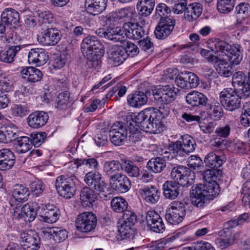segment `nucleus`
<instances>
[{"mask_svg": "<svg viewBox=\"0 0 250 250\" xmlns=\"http://www.w3.org/2000/svg\"><path fill=\"white\" fill-rule=\"evenodd\" d=\"M170 177L176 183H179L182 186H187L189 183V176L191 171L186 167L176 165L172 166Z\"/></svg>", "mask_w": 250, "mask_h": 250, "instance_id": "12", "label": "nucleus"}, {"mask_svg": "<svg viewBox=\"0 0 250 250\" xmlns=\"http://www.w3.org/2000/svg\"><path fill=\"white\" fill-rule=\"evenodd\" d=\"M38 207L35 210L34 208L33 204L31 205L29 204L25 205L21 208L16 207V209L13 213L14 218L17 219L23 218L25 221H33L37 214Z\"/></svg>", "mask_w": 250, "mask_h": 250, "instance_id": "16", "label": "nucleus"}, {"mask_svg": "<svg viewBox=\"0 0 250 250\" xmlns=\"http://www.w3.org/2000/svg\"><path fill=\"white\" fill-rule=\"evenodd\" d=\"M122 30L123 33H124L126 37L133 40H138L145 34L143 27L137 23L126 22L124 24L123 29Z\"/></svg>", "mask_w": 250, "mask_h": 250, "instance_id": "17", "label": "nucleus"}, {"mask_svg": "<svg viewBox=\"0 0 250 250\" xmlns=\"http://www.w3.org/2000/svg\"><path fill=\"white\" fill-rule=\"evenodd\" d=\"M146 95L142 91H136L129 95L127 97L128 104L133 107H140L145 105L147 102Z\"/></svg>", "mask_w": 250, "mask_h": 250, "instance_id": "32", "label": "nucleus"}, {"mask_svg": "<svg viewBox=\"0 0 250 250\" xmlns=\"http://www.w3.org/2000/svg\"><path fill=\"white\" fill-rule=\"evenodd\" d=\"M77 179L73 174L61 175L55 181V187L60 196L66 199L73 197L76 193Z\"/></svg>", "mask_w": 250, "mask_h": 250, "instance_id": "4", "label": "nucleus"}, {"mask_svg": "<svg viewBox=\"0 0 250 250\" xmlns=\"http://www.w3.org/2000/svg\"><path fill=\"white\" fill-rule=\"evenodd\" d=\"M16 157L14 153L9 149L0 150V169L5 170L11 168L15 163Z\"/></svg>", "mask_w": 250, "mask_h": 250, "instance_id": "24", "label": "nucleus"}, {"mask_svg": "<svg viewBox=\"0 0 250 250\" xmlns=\"http://www.w3.org/2000/svg\"><path fill=\"white\" fill-rule=\"evenodd\" d=\"M81 49L84 56L91 62L98 61L104 53V45L95 36H88L83 39Z\"/></svg>", "mask_w": 250, "mask_h": 250, "instance_id": "3", "label": "nucleus"}, {"mask_svg": "<svg viewBox=\"0 0 250 250\" xmlns=\"http://www.w3.org/2000/svg\"><path fill=\"white\" fill-rule=\"evenodd\" d=\"M171 10L169 7L164 3H159L156 7L155 14L157 18L160 17L161 19L167 17V15L170 13Z\"/></svg>", "mask_w": 250, "mask_h": 250, "instance_id": "64", "label": "nucleus"}, {"mask_svg": "<svg viewBox=\"0 0 250 250\" xmlns=\"http://www.w3.org/2000/svg\"><path fill=\"white\" fill-rule=\"evenodd\" d=\"M182 185L176 182L167 181L163 185L164 195L169 199H174L182 193Z\"/></svg>", "mask_w": 250, "mask_h": 250, "instance_id": "22", "label": "nucleus"}, {"mask_svg": "<svg viewBox=\"0 0 250 250\" xmlns=\"http://www.w3.org/2000/svg\"><path fill=\"white\" fill-rule=\"evenodd\" d=\"M123 167L129 176L137 177L139 175V168L133 162L129 160L125 161Z\"/></svg>", "mask_w": 250, "mask_h": 250, "instance_id": "54", "label": "nucleus"}, {"mask_svg": "<svg viewBox=\"0 0 250 250\" xmlns=\"http://www.w3.org/2000/svg\"><path fill=\"white\" fill-rule=\"evenodd\" d=\"M166 167V162L162 157L152 158L147 163V169L154 173H160Z\"/></svg>", "mask_w": 250, "mask_h": 250, "instance_id": "36", "label": "nucleus"}, {"mask_svg": "<svg viewBox=\"0 0 250 250\" xmlns=\"http://www.w3.org/2000/svg\"><path fill=\"white\" fill-rule=\"evenodd\" d=\"M170 4L174 3L172 11L175 14H179L183 12H185L186 9L188 6L187 2L186 0H170L169 2H167Z\"/></svg>", "mask_w": 250, "mask_h": 250, "instance_id": "57", "label": "nucleus"}, {"mask_svg": "<svg viewBox=\"0 0 250 250\" xmlns=\"http://www.w3.org/2000/svg\"><path fill=\"white\" fill-rule=\"evenodd\" d=\"M203 11L202 5L198 2H193L188 5L184 17L188 21L196 20L201 15Z\"/></svg>", "mask_w": 250, "mask_h": 250, "instance_id": "27", "label": "nucleus"}, {"mask_svg": "<svg viewBox=\"0 0 250 250\" xmlns=\"http://www.w3.org/2000/svg\"><path fill=\"white\" fill-rule=\"evenodd\" d=\"M29 195V190L27 188L21 184H17L12 191V196L18 202L26 201Z\"/></svg>", "mask_w": 250, "mask_h": 250, "instance_id": "35", "label": "nucleus"}, {"mask_svg": "<svg viewBox=\"0 0 250 250\" xmlns=\"http://www.w3.org/2000/svg\"><path fill=\"white\" fill-rule=\"evenodd\" d=\"M90 188L91 189H93L97 192V194H98L101 198L104 200L108 199V195L104 194L107 188V184L102 180V177Z\"/></svg>", "mask_w": 250, "mask_h": 250, "instance_id": "51", "label": "nucleus"}, {"mask_svg": "<svg viewBox=\"0 0 250 250\" xmlns=\"http://www.w3.org/2000/svg\"><path fill=\"white\" fill-rule=\"evenodd\" d=\"M123 49L125 50V53H126L127 57H133L139 53V49L138 46L134 43L130 42H126Z\"/></svg>", "mask_w": 250, "mask_h": 250, "instance_id": "61", "label": "nucleus"}, {"mask_svg": "<svg viewBox=\"0 0 250 250\" xmlns=\"http://www.w3.org/2000/svg\"><path fill=\"white\" fill-rule=\"evenodd\" d=\"M178 89L173 84L160 85V88L153 91L154 100L159 104L164 105L172 102L177 95Z\"/></svg>", "mask_w": 250, "mask_h": 250, "instance_id": "5", "label": "nucleus"}, {"mask_svg": "<svg viewBox=\"0 0 250 250\" xmlns=\"http://www.w3.org/2000/svg\"><path fill=\"white\" fill-rule=\"evenodd\" d=\"M37 211L40 214L42 221L48 223L56 222L59 219L60 216V210L56 207L52 205H44L41 204L38 207Z\"/></svg>", "mask_w": 250, "mask_h": 250, "instance_id": "13", "label": "nucleus"}, {"mask_svg": "<svg viewBox=\"0 0 250 250\" xmlns=\"http://www.w3.org/2000/svg\"><path fill=\"white\" fill-rule=\"evenodd\" d=\"M95 33L101 38H104L116 42H121L124 41L123 31L120 27H108L107 29L99 28L95 31Z\"/></svg>", "mask_w": 250, "mask_h": 250, "instance_id": "14", "label": "nucleus"}, {"mask_svg": "<svg viewBox=\"0 0 250 250\" xmlns=\"http://www.w3.org/2000/svg\"><path fill=\"white\" fill-rule=\"evenodd\" d=\"M230 130V125L226 124L216 127L215 130V133L217 136L220 138H226L229 135Z\"/></svg>", "mask_w": 250, "mask_h": 250, "instance_id": "62", "label": "nucleus"}, {"mask_svg": "<svg viewBox=\"0 0 250 250\" xmlns=\"http://www.w3.org/2000/svg\"><path fill=\"white\" fill-rule=\"evenodd\" d=\"M129 128L130 134L128 136V141L130 145L136 144L137 142L141 141L142 135L139 131H138V128L136 127L132 123H129V125H127Z\"/></svg>", "mask_w": 250, "mask_h": 250, "instance_id": "53", "label": "nucleus"}, {"mask_svg": "<svg viewBox=\"0 0 250 250\" xmlns=\"http://www.w3.org/2000/svg\"><path fill=\"white\" fill-rule=\"evenodd\" d=\"M110 140L111 142L116 146L122 145L125 141L126 140L127 136V133H109Z\"/></svg>", "mask_w": 250, "mask_h": 250, "instance_id": "59", "label": "nucleus"}, {"mask_svg": "<svg viewBox=\"0 0 250 250\" xmlns=\"http://www.w3.org/2000/svg\"><path fill=\"white\" fill-rule=\"evenodd\" d=\"M109 184L112 188L120 193L128 191L131 185L128 177L122 173L112 180H109Z\"/></svg>", "mask_w": 250, "mask_h": 250, "instance_id": "21", "label": "nucleus"}, {"mask_svg": "<svg viewBox=\"0 0 250 250\" xmlns=\"http://www.w3.org/2000/svg\"><path fill=\"white\" fill-rule=\"evenodd\" d=\"M139 193L148 204H155L157 202L161 195L160 191L152 186L140 188Z\"/></svg>", "mask_w": 250, "mask_h": 250, "instance_id": "25", "label": "nucleus"}, {"mask_svg": "<svg viewBox=\"0 0 250 250\" xmlns=\"http://www.w3.org/2000/svg\"><path fill=\"white\" fill-rule=\"evenodd\" d=\"M108 59L110 63L114 66H118L122 64L127 58L122 46L112 45L108 52Z\"/></svg>", "mask_w": 250, "mask_h": 250, "instance_id": "20", "label": "nucleus"}, {"mask_svg": "<svg viewBox=\"0 0 250 250\" xmlns=\"http://www.w3.org/2000/svg\"><path fill=\"white\" fill-rule=\"evenodd\" d=\"M167 149L171 155V158L178 156L183 157L186 155L184 149H183L182 143L180 141L171 143L169 144Z\"/></svg>", "mask_w": 250, "mask_h": 250, "instance_id": "49", "label": "nucleus"}, {"mask_svg": "<svg viewBox=\"0 0 250 250\" xmlns=\"http://www.w3.org/2000/svg\"><path fill=\"white\" fill-rule=\"evenodd\" d=\"M221 171L218 169L211 168L206 170L203 174L205 184L217 183L216 180L219 175H221Z\"/></svg>", "mask_w": 250, "mask_h": 250, "instance_id": "45", "label": "nucleus"}, {"mask_svg": "<svg viewBox=\"0 0 250 250\" xmlns=\"http://www.w3.org/2000/svg\"><path fill=\"white\" fill-rule=\"evenodd\" d=\"M102 177L101 174L98 171H91L88 172L84 176V181L89 187L93 186Z\"/></svg>", "mask_w": 250, "mask_h": 250, "instance_id": "56", "label": "nucleus"}, {"mask_svg": "<svg viewBox=\"0 0 250 250\" xmlns=\"http://www.w3.org/2000/svg\"><path fill=\"white\" fill-rule=\"evenodd\" d=\"M55 107L60 109L65 108L70 103V94L67 91L62 92L58 95L56 99Z\"/></svg>", "mask_w": 250, "mask_h": 250, "instance_id": "50", "label": "nucleus"}, {"mask_svg": "<svg viewBox=\"0 0 250 250\" xmlns=\"http://www.w3.org/2000/svg\"><path fill=\"white\" fill-rule=\"evenodd\" d=\"M20 21L19 13L15 9H4L1 15V21L7 25H17Z\"/></svg>", "mask_w": 250, "mask_h": 250, "instance_id": "28", "label": "nucleus"}, {"mask_svg": "<svg viewBox=\"0 0 250 250\" xmlns=\"http://www.w3.org/2000/svg\"><path fill=\"white\" fill-rule=\"evenodd\" d=\"M47 112L38 111L31 113L27 118L28 125L33 128H39L44 126L48 120Z\"/></svg>", "mask_w": 250, "mask_h": 250, "instance_id": "19", "label": "nucleus"}, {"mask_svg": "<svg viewBox=\"0 0 250 250\" xmlns=\"http://www.w3.org/2000/svg\"><path fill=\"white\" fill-rule=\"evenodd\" d=\"M121 165L116 161H106L104 163L103 171L106 175L109 178V180H112L118 176L121 172Z\"/></svg>", "mask_w": 250, "mask_h": 250, "instance_id": "30", "label": "nucleus"}, {"mask_svg": "<svg viewBox=\"0 0 250 250\" xmlns=\"http://www.w3.org/2000/svg\"><path fill=\"white\" fill-rule=\"evenodd\" d=\"M47 29L42 32L38 40L39 42L46 46L55 45L60 41L62 35L61 31L56 28L50 26H46Z\"/></svg>", "mask_w": 250, "mask_h": 250, "instance_id": "9", "label": "nucleus"}, {"mask_svg": "<svg viewBox=\"0 0 250 250\" xmlns=\"http://www.w3.org/2000/svg\"><path fill=\"white\" fill-rule=\"evenodd\" d=\"M235 13L243 19L250 16V5L248 3L241 2L235 7Z\"/></svg>", "mask_w": 250, "mask_h": 250, "instance_id": "55", "label": "nucleus"}, {"mask_svg": "<svg viewBox=\"0 0 250 250\" xmlns=\"http://www.w3.org/2000/svg\"><path fill=\"white\" fill-rule=\"evenodd\" d=\"M220 101L224 108L229 111L239 108L241 105V97L231 89L223 90L220 94Z\"/></svg>", "mask_w": 250, "mask_h": 250, "instance_id": "6", "label": "nucleus"}, {"mask_svg": "<svg viewBox=\"0 0 250 250\" xmlns=\"http://www.w3.org/2000/svg\"><path fill=\"white\" fill-rule=\"evenodd\" d=\"M48 59V55L46 51L42 48H33L28 52V61L29 63L36 66L44 64Z\"/></svg>", "mask_w": 250, "mask_h": 250, "instance_id": "18", "label": "nucleus"}, {"mask_svg": "<svg viewBox=\"0 0 250 250\" xmlns=\"http://www.w3.org/2000/svg\"><path fill=\"white\" fill-rule=\"evenodd\" d=\"M155 0H138L136 5L139 14L147 17L152 12L155 6Z\"/></svg>", "mask_w": 250, "mask_h": 250, "instance_id": "33", "label": "nucleus"}, {"mask_svg": "<svg viewBox=\"0 0 250 250\" xmlns=\"http://www.w3.org/2000/svg\"><path fill=\"white\" fill-rule=\"evenodd\" d=\"M134 14V10L132 7H126L121 8L116 11L113 17L117 20H121L123 21H127L131 20Z\"/></svg>", "mask_w": 250, "mask_h": 250, "instance_id": "40", "label": "nucleus"}, {"mask_svg": "<svg viewBox=\"0 0 250 250\" xmlns=\"http://www.w3.org/2000/svg\"><path fill=\"white\" fill-rule=\"evenodd\" d=\"M97 194L91 188H83L81 191L80 199L83 206H90L97 199Z\"/></svg>", "mask_w": 250, "mask_h": 250, "instance_id": "34", "label": "nucleus"}, {"mask_svg": "<svg viewBox=\"0 0 250 250\" xmlns=\"http://www.w3.org/2000/svg\"><path fill=\"white\" fill-rule=\"evenodd\" d=\"M44 237L52 238L56 242L64 241L67 237V232L65 229L57 227L46 228L42 229Z\"/></svg>", "mask_w": 250, "mask_h": 250, "instance_id": "23", "label": "nucleus"}, {"mask_svg": "<svg viewBox=\"0 0 250 250\" xmlns=\"http://www.w3.org/2000/svg\"><path fill=\"white\" fill-rule=\"evenodd\" d=\"M184 217L167 209L166 214V219L172 225H177L181 223Z\"/></svg>", "mask_w": 250, "mask_h": 250, "instance_id": "58", "label": "nucleus"}, {"mask_svg": "<svg viewBox=\"0 0 250 250\" xmlns=\"http://www.w3.org/2000/svg\"><path fill=\"white\" fill-rule=\"evenodd\" d=\"M111 208L116 212H124L127 211L128 203L125 199L122 197L114 198L111 202Z\"/></svg>", "mask_w": 250, "mask_h": 250, "instance_id": "44", "label": "nucleus"}, {"mask_svg": "<svg viewBox=\"0 0 250 250\" xmlns=\"http://www.w3.org/2000/svg\"><path fill=\"white\" fill-rule=\"evenodd\" d=\"M22 244L20 246L22 250H38L40 248V239L34 231L30 230L21 234Z\"/></svg>", "mask_w": 250, "mask_h": 250, "instance_id": "11", "label": "nucleus"}, {"mask_svg": "<svg viewBox=\"0 0 250 250\" xmlns=\"http://www.w3.org/2000/svg\"><path fill=\"white\" fill-rule=\"evenodd\" d=\"M204 163L207 167L218 169L223 164V160L213 152H210L205 157Z\"/></svg>", "mask_w": 250, "mask_h": 250, "instance_id": "39", "label": "nucleus"}, {"mask_svg": "<svg viewBox=\"0 0 250 250\" xmlns=\"http://www.w3.org/2000/svg\"><path fill=\"white\" fill-rule=\"evenodd\" d=\"M183 149L186 153L188 154L189 153L193 152L196 146V144L194 139L188 135H185L181 137V141Z\"/></svg>", "mask_w": 250, "mask_h": 250, "instance_id": "43", "label": "nucleus"}, {"mask_svg": "<svg viewBox=\"0 0 250 250\" xmlns=\"http://www.w3.org/2000/svg\"><path fill=\"white\" fill-rule=\"evenodd\" d=\"M160 218H161V216L156 211H148L146 216V220L148 228L151 229L154 224Z\"/></svg>", "mask_w": 250, "mask_h": 250, "instance_id": "60", "label": "nucleus"}, {"mask_svg": "<svg viewBox=\"0 0 250 250\" xmlns=\"http://www.w3.org/2000/svg\"><path fill=\"white\" fill-rule=\"evenodd\" d=\"M108 0H85V7L88 13L98 15L104 11Z\"/></svg>", "mask_w": 250, "mask_h": 250, "instance_id": "26", "label": "nucleus"}, {"mask_svg": "<svg viewBox=\"0 0 250 250\" xmlns=\"http://www.w3.org/2000/svg\"><path fill=\"white\" fill-rule=\"evenodd\" d=\"M18 136L17 127L13 124L7 123L0 127V142L9 143L15 141Z\"/></svg>", "mask_w": 250, "mask_h": 250, "instance_id": "15", "label": "nucleus"}, {"mask_svg": "<svg viewBox=\"0 0 250 250\" xmlns=\"http://www.w3.org/2000/svg\"><path fill=\"white\" fill-rule=\"evenodd\" d=\"M175 20L172 18L166 17L160 20L155 28L154 34L158 39H164L170 35L175 25Z\"/></svg>", "mask_w": 250, "mask_h": 250, "instance_id": "8", "label": "nucleus"}, {"mask_svg": "<svg viewBox=\"0 0 250 250\" xmlns=\"http://www.w3.org/2000/svg\"><path fill=\"white\" fill-rule=\"evenodd\" d=\"M177 86L181 88L191 89L199 84V79H175Z\"/></svg>", "mask_w": 250, "mask_h": 250, "instance_id": "52", "label": "nucleus"}, {"mask_svg": "<svg viewBox=\"0 0 250 250\" xmlns=\"http://www.w3.org/2000/svg\"><path fill=\"white\" fill-rule=\"evenodd\" d=\"M187 206L188 204L186 202L174 201L169 205L168 209L173 211L174 213L185 217L186 212V207Z\"/></svg>", "mask_w": 250, "mask_h": 250, "instance_id": "47", "label": "nucleus"}, {"mask_svg": "<svg viewBox=\"0 0 250 250\" xmlns=\"http://www.w3.org/2000/svg\"><path fill=\"white\" fill-rule=\"evenodd\" d=\"M20 45H14L11 46L8 50L3 53H0V59L1 61L11 63L13 62L16 54L21 50Z\"/></svg>", "mask_w": 250, "mask_h": 250, "instance_id": "41", "label": "nucleus"}, {"mask_svg": "<svg viewBox=\"0 0 250 250\" xmlns=\"http://www.w3.org/2000/svg\"><path fill=\"white\" fill-rule=\"evenodd\" d=\"M118 231L123 239L133 240L135 237V229L134 226L122 222L118 226Z\"/></svg>", "mask_w": 250, "mask_h": 250, "instance_id": "37", "label": "nucleus"}, {"mask_svg": "<svg viewBox=\"0 0 250 250\" xmlns=\"http://www.w3.org/2000/svg\"><path fill=\"white\" fill-rule=\"evenodd\" d=\"M235 0H218L217 8L219 12L227 14L230 12L234 6Z\"/></svg>", "mask_w": 250, "mask_h": 250, "instance_id": "48", "label": "nucleus"}, {"mask_svg": "<svg viewBox=\"0 0 250 250\" xmlns=\"http://www.w3.org/2000/svg\"><path fill=\"white\" fill-rule=\"evenodd\" d=\"M97 217L91 212H83L79 214L76 220L77 229L82 232H88L96 227Z\"/></svg>", "mask_w": 250, "mask_h": 250, "instance_id": "7", "label": "nucleus"}, {"mask_svg": "<svg viewBox=\"0 0 250 250\" xmlns=\"http://www.w3.org/2000/svg\"><path fill=\"white\" fill-rule=\"evenodd\" d=\"M17 152L24 153L29 151L32 147L30 138L26 136L17 137L15 143Z\"/></svg>", "mask_w": 250, "mask_h": 250, "instance_id": "38", "label": "nucleus"}, {"mask_svg": "<svg viewBox=\"0 0 250 250\" xmlns=\"http://www.w3.org/2000/svg\"><path fill=\"white\" fill-rule=\"evenodd\" d=\"M235 90L241 91L246 97L250 95V79H241L232 82Z\"/></svg>", "mask_w": 250, "mask_h": 250, "instance_id": "42", "label": "nucleus"}, {"mask_svg": "<svg viewBox=\"0 0 250 250\" xmlns=\"http://www.w3.org/2000/svg\"><path fill=\"white\" fill-rule=\"evenodd\" d=\"M31 137L30 141L32 146L34 145L35 147H39L44 142L46 137V134L44 132L31 134Z\"/></svg>", "mask_w": 250, "mask_h": 250, "instance_id": "63", "label": "nucleus"}, {"mask_svg": "<svg viewBox=\"0 0 250 250\" xmlns=\"http://www.w3.org/2000/svg\"><path fill=\"white\" fill-rule=\"evenodd\" d=\"M22 78H42L43 75L39 69L34 67H27L20 71Z\"/></svg>", "mask_w": 250, "mask_h": 250, "instance_id": "46", "label": "nucleus"}, {"mask_svg": "<svg viewBox=\"0 0 250 250\" xmlns=\"http://www.w3.org/2000/svg\"><path fill=\"white\" fill-rule=\"evenodd\" d=\"M217 183L200 184L193 186L191 191L192 204L198 207L202 208L207 201L212 200L219 192Z\"/></svg>", "mask_w": 250, "mask_h": 250, "instance_id": "2", "label": "nucleus"}, {"mask_svg": "<svg viewBox=\"0 0 250 250\" xmlns=\"http://www.w3.org/2000/svg\"><path fill=\"white\" fill-rule=\"evenodd\" d=\"M152 112V111L146 109L140 112L137 115L128 113L126 117L127 125H129V123H132L136 127H140L141 129L145 131L146 124L148 120L151 119Z\"/></svg>", "mask_w": 250, "mask_h": 250, "instance_id": "10", "label": "nucleus"}, {"mask_svg": "<svg viewBox=\"0 0 250 250\" xmlns=\"http://www.w3.org/2000/svg\"><path fill=\"white\" fill-rule=\"evenodd\" d=\"M208 48L215 54L219 53L220 56H226V58H224L223 60L218 58V61L214 63L220 76L224 77H230L232 73L224 65L227 64V60L233 64H239L242 60L240 45H230L224 41L215 39L214 41L209 43Z\"/></svg>", "mask_w": 250, "mask_h": 250, "instance_id": "1", "label": "nucleus"}, {"mask_svg": "<svg viewBox=\"0 0 250 250\" xmlns=\"http://www.w3.org/2000/svg\"><path fill=\"white\" fill-rule=\"evenodd\" d=\"M186 101L192 106H204L208 102V98L202 93L192 91L186 96Z\"/></svg>", "mask_w": 250, "mask_h": 250, "instance_id": "31", "label": "nucleus"}, {"mask_svg": "<svg viewBox=\"0 0 250 250\" xmlns=\"http://www.w3.org/2000/svg\"><path fill=\"white\" fill-rule=\"evenodd\" d=\"M151 119L148 120L145 131L150 133H159L163 131V125L157 114L154 111L151 112Z\"/></svg>", "mask_w": 250, "mask_h": 250, "instance_id": "29", "label": "nucleus"}]
</instances>
